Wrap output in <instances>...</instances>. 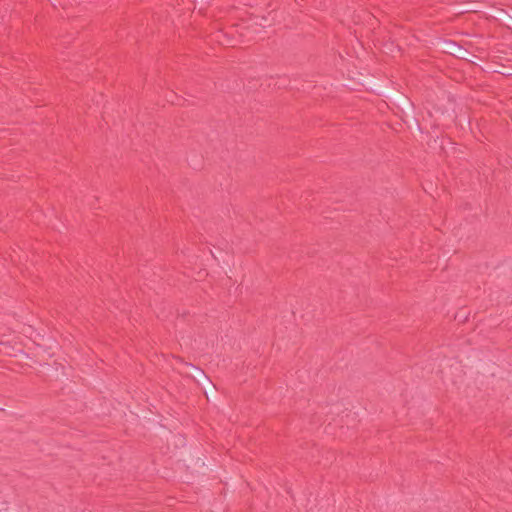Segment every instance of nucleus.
I'll return each instance as SVG.
<instances>
[{"label":"nucleus","mask_w":512,"mask_h":512,"mask_svg":"<svg viewBox=\"0 0 512 512\" xmlns=\"http://www.w3.org/2000/svg\"><path fill=\"white\" fill-rule=\"evenodd\" d=\"M177 359L190 368L192 377L198 382V384H202L207 388H215V385L211 382L210 378L206 375L203 369L191 363L184 362L180 357H177Z\"/></svg>","instance_id":"nucleus-1"},{"label":"nucleus","mask_w":512,"mask_h":512,"mask_svg":"<svg viewBox=\"0 0 512 512\" xmlns=\"http://www.w3.org/2000/svg\"><path fill=\"white\" fill-rule=\"evenodd\" d=\"M442 48L446 53L457 56L459 58H464L468 54L467 49L453 40H444Z\"/></svg>","instance_id":"nucleus-2"},{"label":"nucleus","mask_w":512,"mask_h":512,"mask_svg":"<svg viewBox=\"0 0 512 512\" xmlns=\"http://www.w3.org/2000/svg\"><path fill=\"white\" fill-rule=\"evenodd\" d=\"M496 15L498 17L503 18L504 20L512 23V16L509 15L504 9H500Z\"/></svg>","instance_id":"nucleus-3"}]
</instances>
